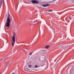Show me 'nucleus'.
Here are the masks:
<instances>
[{"mask_svg":"<svg viewBox=\"0 0 74 74\" xmlns=\"http://www.w3.org/2000/svg\"><path fill=\"white\" fill-rule=\"evenodd\" d=\"M50 5L49 4H46L45 5H43V6L44 7H48V6H49Z\"/></svg>","mask_w":74,"mask_h":74,"instance_id":"obj_4","label":"nucleus"},{"mask_svg":"<svg viewBox=\"0 0 74 74\" xmlns=\"http://www.w3.org/2000/svg\"><path fill=\"white\" fill-rule=\"evenodd\" d=\"M26 69L27 70H30V69H28V68H26Z\"/></svg>","mask_w":74,"mask_h":74,"instance_id":"obj_9","label":"nucleus"},{"mask_svg":"<svg viewBox=\"0 0 74 74\" xmlns=\"http://www.w3.org/2000/svg\"><path fill=\"white\" fill-rule=\"evenodd\" d=\"M49 45H47L46 46H45V47L46 48H49Z\"/></svg>","mask_w":74,"mask_h":74,"instance_id":"obj_5","label":"nucleus"},{"mask_svg":"<svg viewBox=\"0 0 74 74\" xmlns=\"http://www.w3.org/2000/svg\"><path fill=\"white\" fill-rule=\"evenodd\" d=\"M8 14V15L7 18V23L6 24H5V27H9L10 26L11 23V20L10 19V14L9 13Z\"/></svg>","mask_w":74,"mask_h":74,"instance_id":"obj_1","label":"nucleus"},{"mask_svg":"<svg viewBox=\"0 0 74 74\" xmlns=\"http://www.w3.org/2000/svg\"><path fill=\"white\" fill-rule=\"evenodd\" d=\"M70 16L72 18H73V19H74V16H73L70 15Z\"/></svg>","mask_w":74,"mask_h":74,"instance_id":"obj_6","label":"nucleus"},{"mask_svg":"<svg viewBox=\"0 0 74 74\" xmlns=\"http://www.w3.org/2000/svg\"><path fill=\"white\" fill-rule=\"evenodd\" d=\"M32 65H29V67H32Z\"/></svg>","mask_w":74,"mask_h":74,"instance_id":"obj_7","label":"nucleus"},{"mask_svg":"<svg viewBox=\"0 0 74 74\" xmlns=\"http://www.w3.org/2000/svg\"><path fill=\"white\" fill-rule=\"evenodd\" d=\"M35 67L36 68L37 67H38V66H37V65H35Z\"/></svg>","mask_w":74,"mask_h":74,"instance_id":"obj_8","label":"nucleus"},{"mask_svg":"<svg viewBox=\"0 0 74 74\" xmlns=\"http://www.w3.org/2000/svg\"><path fill=\"white\" fill-rule=\"evenodd\" d=\"M50 28H51V29H52V27H50Z\"/></svg>","mask_w":74,"mask_h":74,"instance_id":"obj_13","label":"nucleus"},{"mask_svg":"<svg viewBox=\"0 0 74 74\" xmlns=\"http://www.w3.org/2000/svg\"><path fill=\"white\" fill-rule=\"evenodd\" d=\"M2 3H3V2H2V1H1V4H2Z\"/></svg>","mask_w":74,"mask_h":74,"instance_id":"obj_12","label":"nucleus"},{"mask_svg":"<svg viewBox=\"0 0 74 74\" xmlns=\"http://www.w3.org/2000/svg\"><path fill=\"white\" fill-rule=\"evenodd\" d=\"M53 1H55V0Z\"/></svg>","mask_w":74,"mask_h":74,"instance_id":"obj_14","label":"nucleus"},{"mask_svg":"<svg viewBox=\"0 0 74 74\" xmlns=\"http://www.w3.org/2000/svg\"><path fill=\"white\" fill-rule=\"evenodd\" d=\"M8 42V41L6 42V43H7Z\"/></svg>","mask_w":74,"mask_h":74,"instance_id":"obj_15","label":"nucleus"},{"mask_svg":"<svg viewBox=\"0 0 74 74\" xmlns=\"http://www.w3.org/2000/svg\"><path fill=\"white\" fill-rule=\"evenodd\" d=\"M31 2H32V3L34 4H35V3H39V2L34 0L31 1Z\"/></svg>","mask_w":74,"mask_h":74,"instance_id":"obj_3","label":"nucleus"},{"mask_svg":"<svg viewBox=\"0 0 74 74\" xmlns=\"http://www.w3.org/2000/svg\"><path fill=\"white\" fill-rule=\"evenodd\" d=\"M12 42L11 43V45L12 47H14L15 43V34L14 33L12 38Z\"/></svg>","mask_w":74,"mask_h":74,"instance_id":"obj_2","label":"nucleus"},{"mask_svg":"<svg viewBox=\"0 0 74 74\" xmlns=\"http://www.w3.org/2000/svg\"><path fill=\"white\" fill-rule=\"evenodd\" d=\"M32 53H29L30 55H32Z\"/></svg>","mask_w":74,"mask_h":74,"instance_id":"obj_11","label":"nucleus"},{"mask_svg":"<svg viewBox=\"0 0 74 74\" xmlns=\"http://www.w3.org/2000/svg\"><path fill=\"white\" fill-rule=\"evenodd\" d=\"M52 10H49V11H48V12H52Z\"/></svg>","mask_w":74,"mask_h":74,"instance_id":"obj_10","label":"nucleus"},{"mask_svg":"<svg viewBox=\"0 0 74 74\" xmlns=\"http://www.w3.org/2000/svg\"><path fill=\"white\" fill-rule=\"evenodd\" d=\"M12 74H14V73H12Z\"/></svg>","mask_w":74,"mask_h":74,"instance_id":"obj_16","label":"nucleus"}]
</instances>
